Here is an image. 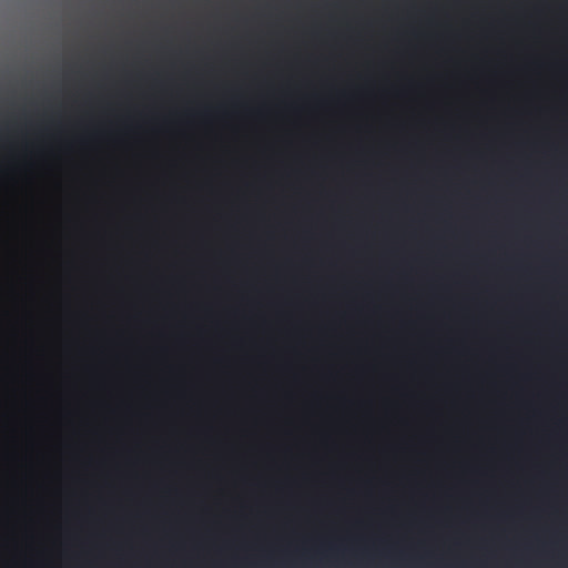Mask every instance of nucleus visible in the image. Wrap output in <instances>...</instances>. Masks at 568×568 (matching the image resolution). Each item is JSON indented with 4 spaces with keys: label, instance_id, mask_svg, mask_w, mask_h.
Listing matches in <instances>:
<instances>
[{
    "label": "nucleus",
    "instance_id": "obj_2",
    "mask_svg": "<svg viewBox=\"0 0 568 568\" xmlns=\"http://www.w3.org/2000/svg\"><path fill=\"white\" fill-rule=\"evenodd\" d=\"M359 351V345L357 344V352ZM359 376V365L357 364V377ZM357 410L359 409V398L357 397ZM359 459V456L357 455V460ZM359 483V478L357 477V484ZM359 523L357 521V525ZM359 551V536L357 535V552Z\"/></svg>",
    "mask_w": 568,
    "mask_h": 568
},
{
    "label": "nucleus",
    "instance_id": "obj_1",
    "mask_svg": "<svg viewBox=\"0 0 568 568\" xmlns=\"http://www.w3.org/2000/svg\"><path fill=\"white\" fill-rule=\"evenodd\" d=\"M346 568H355V316H346Z\"/></svg>",
    "mask_w": 568,
    "mask_h": 568
}]
</instances>
